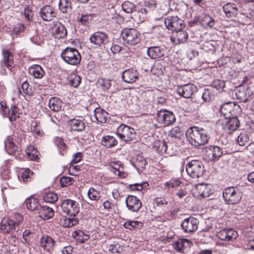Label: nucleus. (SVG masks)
Wrapping results in <instances>:
<instances>
[{"instance_id": "obj_32", "label": "nucleus", "mask_w": 254, "mask_h": 254, "mask_svg": "<svg viewBox=\"0 0 254 254\" xmlns=\"http://www.w3.org/2000/svg\"><path fill=\"white\" fill-rule=\"evenodd\" d=\"M68 123L73 131L81 132L85 128V124L82 120L74 119L70 120Z\"/></svg>"}, {"instance_id": "obj_18", "label": "nucleus", "mask_w": 254, "mask_h": 254, "mask_svg": "<svg viewBox=\"0 0 254 254\" xmlns=\"http://www.w3.org/2000/svg\"><path fill=\"white\" fill-rule=\"evenodd\" d=\"M188 37V34L184 29L175 31L173 35L170 37L171 42L175 44H180L186 41Z\"/></svg>"}, {"instance_id": "obj_53", "label": "nucleus", "mask_w": 254, "mask_h": 254, "mask_svg": "<svg viewBox=\"0 0 254 254\" xmlns=\"http://www.w3.org/2000/svg\"><path fill=\"white\" fill-rule=\"evenodd\" d=\"M26 152L30 160L34 161L38 158V151L33 146H30Z\"/></svg>"}, {"instance_id": "obj_24", "label": "nucleus", "mask_w": 254, "mask_h": 254, "mask_svg": "<svg viewBox=\"0 0 254 254\" xmlns=\"http://www.w3.org/2000/svg\"><path fill=\"white\" fill-rule=\"evenodd\" d=\"M108 35L101 32H97L91 35L90 41L91 43L97 46L104 44L108 39Z\"/></svg>"}, {"instance_id": "obj_11", "label": "nucleus", "mask_w": 254, "mask_h": 254, "mask_svg": "<svg viewBox=\"0 0 254 254\" xmlns=\"http://www.w3.org/2000/svg\"><path fill=\"white\" fill-rule=\"evenodd\" d=\"M204 154L208 161H214L219 158L223 154L221 148L217 146L210 145L205 147Z\"/></svg>"}, {"instance_id": "obj_21", "label": "nucleus", "mask_w": 254, "mask_h": 254, "mask_svg": "<svg viewBox=\"0 0 254 254\" xmlns=\"http://www.w3.org/2000/svg\"><path fill=\"white\" fill-rule=\"evenodd\" d=\"M168 145L164 140H157L153 142V149L160 154H166L172 156V153L168 149Z\"/></svg>"}, {"instance_id": "obj_55", "label": "nucleus", "mask_w": 254, "mask_h": 254, "mask_svg": "<svg viewBox=\"0 0 254 254\" xmlns=\"http://www.w3.org/2000/svg\"><path fill=\"white\" fill-rule=\"evenodd\" d=\"M249 141V137L246 132H241L237 137V142L240 146H244Z\"/></svg>"}, {"instance_id": "obj_40", "label": "nucleus", "mask_w": 254, "mask_h": 254, "mask_svg": "<svg viewBox=\"0 0 254 254\" xmlns=\"http://www.w3.org/2000/svg\"><path fill=\"white\" fill-rule=\"evenodd\" d=\"M157 207L162 209L163 213H167L169 212L168 202L164 197H157L154 200Z\"/></svg>"}, {"instance_id": "obj_45", "label": "nucleus", "mask_w": 254, "mask_h": 254, "mask_svg": "<svg viewBox=\"0 0 254 254\" xmlns=\"http://www.w3.org/2000/svg\"><path fill=\"white\" fill-rule=\"evenodd\" d=\"M73 237L77 240L79 243H83L87 241L90 237L81 230L74 231L72 234Z\"/></svg>"}, {"instance_id": "obj_41", "label": "nucleus", "mask_w": 254, "mask_h": 254, "mask_svg": "<svg viewBox=\"0 0 254 254\" xmlns=\"http://www.w3.org/2000/svg\"><path fill=\"white\" fill-rule=\"evenodd\" d=\"M62 101L57 97H52L49 101L50 109L55 112H58L61 109Z\"/></svg>"}, {"instance_id": "obj_23", "label": "nucleus", "mask_w": 254, "mask_h": 254, "mask_svg": "<svg viewBox=\"0 0 254 254\" xmlns=\"http://www.w3.org/2000/svg\"><path fill=\"white\" fill-rule=\"evenodd\" d=\"M52 32L55 38L58 39H63L67 35L65 27L60 22H57L55 24L52 29Z\"/></svg>"}, {"instance_id": "obj_25", "label": "nucleus", "mask_w": 254, "mask_h": 254, "mask_svg": "<svg viewBox=\"0 0 254 254\" xmlns=\"http://www.w3.org/2000/svg\"><path fill=\"white\" fill-rule=\"evenodd\" d=\"M3 59L1 61V66H6L10 70L13 65V56L12 53L8 50L2 51Z\"/></svg>"}, {"instance_id": "obj_47", "label": "nucleus", "mask_w": 254, "mask_h": 254, "mask_svg": "<svg viewBox=\"0 0 254 254\" xmlns=\"http://www.w3.org/2000/svg\"><path fill=\"white\" fill-rule=\"evenodd\" d=\"M59 9L63 13H67L71 10V2L69 0H60Z\"/></svg>"}, {"instance_id": "obj_44", "label": "nucleus", "mask_w": 254, "mask_h": 254, "mask_svg": "<svg viewBox=\"0 0 254 254\" xmlns=\"http://www.w3.org/2000/svg\"><path fill=\"white\" fill-rule=\"evenodd\" d=\"M67 79L69 85L74 88L77 87L81 81L80 76L75 73L69 75Z\"/></svg>"}, {"instance_id": "obj_20", "label": "nucleus", "mask_w": 254, "mask_h": 254, "mask_svg": "<svg viewBox=\"0 0 254 254\" xmlns=\"http://www.w3.org/2000/svg\"><path fill=\"white\" fill-rule=\"evenodd\" d=\"M39 15L43 20L49 21L56 16V12L54 8L47 5L41 8Z\"/></svg>"}, {"instance_id": "obj_59", "label": "nucleus", "mask_w": 254, "mask_h": 254, "mask_svg": "<svg viewBox=\"0 0 254 254\" xmlns=\"http://www.w3.org/2000/svg\"><path fill=\"white\" fill-rule=\"evenodd\" d=\"M33 175V172L27 168L21 173V178L24 182H28L30 181L31 177Z\"/></svg>"}, {"instance_id": "obj_1", "label": "nucleus", "mask_w": 254, "mask_h": 254, "mask_svg": "<svg viewBox=\"0 0 254 254\" xmlns=\"http://www.w3.org/2000/svg\"><path fill=\"white\" fill-rule=\"evenodd\" d=\"M186 137L190 144L195 147L207 143L208 136L206 131L197 127H190L186 132Z\"/></svg>"}, {"instance_id": "obj_56", "label": "nucleus", "mask_w": 254, "mask_h": 254, "mask_svg": "<svg viewBox=\"0 0 254 254\" xmlns=\"http://www.w3.org/2000/svg\"><path fill=\"white\" fill-rule=\"evenodd\" d=\"M74 180L73 178L69 177H62L60 179V183L63 187L69 186L73 184Z\"/></svg>"}, {"instance_id": "obj_28", "label": "nucleus", "mask_w": 254, "mask_h": 254, "mask_svg": "<svg viewBox=\"0 0 254 254\" xmlns=\"http://www.w3.org/2000/svg\"><path fill=\"white\" fill-rule=\"evenodd\" d=\"M196 189L198 195L202 197H207L212 193L211 186L204 183L197 185Z\"/></svg>"}, {"instance_id": "obj_34", "label": "nucleus", "mask_w": 254, "mask_h": 254, "mask_svg": "<svg viewBox=\"0 0 254 254\" xmlns=\"http://www.w3.org/2000/svg\"><path fill=\"white\" fill-rule=\"evenodd\" d=\"M79 222L78 218L75 216H71V217H63L61 220V223L64 227L69 228L73 227Z\"/></svg>"}, {"instance_id": "obj_5", "label": "nucleus", "mask_w": 254, "mask_h": 254, "mask_svg": "<svg viewBox=\"0 0 254 254\" xmlns=\"http://www.w3.org/2000/svg\"><path fill=\"white\" fill-rule=\"evenodd\" d=\"M121 35L124 41L130 45H136L139 43L141 40L140 33L134 28L124 29L122 31Z\"/></svg>"}, {"instance_id": "obj_8", "label": "nucleus", "mask_w": 254, "mask_h": 254, "mask_svg": "<svg viewBox=\"0 0 254 254\" xmlns=\"http://www.w3.org/2000/svg\"><path fill=\"white\" fill-rule=\"evenodd\" d=\"M166 27L170 31L174 32L185 27L183 20L177 15L168 16L164 20Z\"/></svg>"}, {"instance_id": "obj_35", "label": "nucleus", "mask_w": 254, "mask_h": 254, "mask_svg": "<svg viewBox=\"0 0 254 254\" xmlns=\"http://www.w3.org/2000/svg\"><path fill=\"white\" fill-rule=\"evenodd\" d=\"M89 198L93 201H97L101 197L100 188L99 187H91L88 192Z\"/></svg>"}, {"instance_id": "obj_33", "label": "nucleus", "mask_w": 254, "mask_h": 254, "mask_svg": "<svg viewBox=\"0 0 254 254\" xmlns=\"http://www.w3.org/2000/svg\"><path fill=\"white\" fill-rule=\"evenodd\" d=\"M235 95L236 98L241 102L246 103L248 101L250 97V91L248 89L245 90L239 89L236 90Z\"/></svg>"}, {"instance_id": "obj_64", "label": "nucleus", "mask_w": 254, "mask_h": 254, "mask_svg": "<svg viewBox=\"0 0 254 254\" xmlns=\"http://www.w3.org/2000/svg\"><path fill=\"white\" fill-rule=\"evenodd\" d=\"M92 19V16L89 14L82 15L79 19V21L84 25H87Z\"/></svg>"}, {"instance_id": "obj_9", "label": "nucleus", "mask_w": 254, "mask_h": 254, "mask_svg": "<svg viewBox=\"0 0 254 254\" xmlns=\"http://www.w3.org/2000/svg\"><path fill=\"white\" fill-rule=\"evenodd\" d=\"M16 220L6 218L3 219L0 223V229L4 233H10L16 229L22 219V216L18 214L16 216Z\"/></svg>"}, {"instance_id": "obj_50", "label": "nucleus", "mask_w": 254, "mask_h": 254, "mask_svg": "<svg viewBox=\"0 0 254 254\" xmlns=\"http://www.w3.org/2000/svg\"><path fill=\"white\" fill-rule=\"evenodd\" d=\"M169 135L172 138L180 139L183 136V132L180 127H175L169 131Z\"/></svg>"}, {"instance_id": "obj_38", "label": "nucleus", "mask_w": 254, "mask_h": 254, "mask_svg": "<svg viewBox=\"0 0 254 254\" xmlns=\"http://www.w3.org/2000/svg\"><path fill=\"white\" fill-rule=\"evenodd\" d=\"M25 205L27 209L30 210H37L38 211L40 205L38 200L34 197H29L25 201Z\"/></svg>"}, {"instance_id": "obj_51", "label": "nucleus", "mask_w": 254, "mask_h": 254, "mask_svg": "<svg viewBox=\"0 0 254 254\" xmlns=\"http://www.w3.org/2000/svg\"><path fill=\"white\" fill-rule=\"evenodd\" d=\"M122 9L126 13H133V11L136 9L134 4L130 1H125L122 5Z\"/></svg>"}, {"instance_id": "obj_52", "label": "nucleus", "mask_w": 254, "mask_h": 254, "mask_svg": "<svg viewBox=\"0 0 254 254\" xmlns=\"http://www.w3.org/2000/svg\"><path fill=\"white\" fill-rule=\"evenodd\" d=\"M113 168L114 169V172L115 175H118L119 177L124 178L126 176V173L123 171V168L121 166V165L118 163H113L112 165Z\"/></svg>"}, {"instance_id": "obj_27", "label": "nucleus", "mask_w": 254, "mask_h": 254, "mask_svg": "<svg viewBox=\"0 0 254 254\" xmlns=\"http://www.w3.org/2000/svg\"><path fill=\"white\" fill-rule=\"evenodd\" d=\"M131 17L136 23H141L147 18V10L145 8H138L133 11Z\"/></svg>"}, {"instance_id": "obj_7", "label": "nucleus", "mask_w": 254, "mask_h": 254, "mask_svg": "<svg viewBox=\"0 0 254 254\" xmlns=\"http://www.w3.org/2000/svg\"><path fill=\"white\" fill-rule=\"evenodd\" d=\"M64 213L70 216H76L79 212V205L77 202L71 199H65L61 203Z\"/></svg>"}, {"instance_id": "obj_58", "label": "nucleus", "mask_w": 254, "mask_h": 254, "mask_svg": "<svg viewBox=\"0 0 254 254\" xmlns=\"http://www.w3.org/2000/svg\"><path fill=\"white\" fill-rule=\"evenodd\" d=\"M107 248L109 252L112 254L120 253L121 250L120 245L116 243L109 245Z\"/></svg>"}, {"instance_id": "obj_54", "label": "nucleus", "mask_w": 254, "mask_h": 254, "mask_svg": "<svg viewBox=\"0 0 254 254\" xmlns=\"http://www.w3.org/2000/svg\"><path fill=\"white\" fill-rule=\"evenodd\" d=\"M44 199L47 202L53 203L58 200V196L56 193L49 192L45 194Z\"/></svg>"}, {"instance_id": "obj_30", "label": "nucleus", "mask_w": 254, "mask_h": 254, "mask_svg": "<svg viewBox=\"0 0 254 254\" xmlns=\"http://www.w3.org/2000/svg\"><path fill=\"white\" fill-rule=\"evenodd\" d=\"M28 72L30 75L36 79H41L45 74L43 68L38 64H34L28 68Z\"/></svg>"}, {"instance_id": "obj_36", "label": "nucleus", "mask_w": 254, "mask_h": 254, "mask_svg": "<svg viewBox=\"0 0 254 254\" xmlns=\"http://www.w3.org/2000/svg\"><path fill=\"white\" fill-rule=\"evenodd\" d=\"M101 144L107 148H112L118 143L116 138L111 135L103 136L101 141Z\"/></svg>"}, {"instance_id": "obj_29", "label": "nucleus", "mask_w": 254, "mask_h": 254, "mask_svg": "<svg viewBox=\"0 0 254 254\" xmlns=\"http://www.w3.org/2000/svg\"><path fill=\"white\" fill-rule=\"evenodd\" d=\"M235 104L233 102H227L221 106L219 109V112L223 115L225 118L232 117L234 112Z\"/></svg>"}, {"instance_id": "obj_12", "label": "nucleus", "mask_w": 254, "mask_h": 254, "mask_svg": "<svg viewBox=\"0 0 254 254\" xmlns=\"http://www.w3.org/2000/svg\"><path fill=\"white\" fill-rule=\"evenodd\" d=\"M239 126L240 122L236 117L225 118L222 124V128L229 133L237 130Z\"/></svg>"}, {"instance_id": "obj_16", "label": "nucleus", "mask_w": 254, "mask_h": 254, "mask_svg": "<svg viewBox=\"0 0 254 254\" xmlns=\"http://www.w3.org/2000/svg\"><path fill=\"white\" fill-rule=\"evenodd\" d=\"M0 105L1 110H0V112L2 115L4 117L8 118L10 122L15 121L16 118L18 117L17 108L15 106H12L10 109H7L2 103L0 104Z\"/></svg>"}, {"instance_id": "obj_62", "label": "nucleus", "mask_w": 254, "mask_h": 254, "mask_svg": "<svg viewBox=\"0 0 254 254\" xmlns=\"http://www.w3.org/2000/svg\"><path fill=\"white\" fill-rule=\"evenodd\" d=\"M174 248L175 250L180 252H183L184 250L183 239H179L174 244Z\"/></svg>"}, {"instance_id": "obj_46", "label": "nucleus", "mask_w": 254, "mask_h": 254, "mask_svg": "<svg viewBox=\"0 0 254 254\" xmlns=\"http://www.w3.org/2000/svg\"><path fill=\"white\" fill-rule=\"evenodd\" d=\"M146 164V161L144 158L142 156L138 155L136 157L133 165L137 170L141 171L145 168Z\"/></svg>"}, {"instance_id": "obj_19", "label": "nucleus", "mask_w": 254, "mask_h": 254, "mask_svg": "<svg viewBox=\"0 0 254 254\" xmlns=\"http://www.w3.org/2000/svg\"><path fill=\"white\" fill-rule=\"evenodd\" d=\"M139 73L136 70L129 68L123 72L122 78L123 80L127 83L134 82L138 78Z\"/></svg>"}, {"instance_id": "obj_4", "label": "nucleus", "mask_w": 254, "mask_h": 254, "mask_svg": "<svg viewBox=\"0 0 254 254\" xmlns=\"http://www.w3.org/2000/svg\"><path fill=\"white\" fill-rule=\"evenodd\" d=\"M186 169L188 174L193 178L201 177L205 170L202 162L197 160H193L188 163Z\"/></svg>"}, {"instance_id": "obj_42", "label": "nucleus", "mask_w": 254, "mask_h": 254, "mask_svg": "<svg viewBox=\"0 0 254 254\" xmlns=\"http://www.w3.org/2000/svg\"><path fill=\"white\" fill-rule=\"evenodd\" d=\"M108 114L103 109L97 108L94 110V117L97 121L103 123L107 120Z\"/></svg>"}, {"instance_id": "obj_2", "label": "nucleus", "mask_w": 254, "mask_h": 254, "mask_svg": "<svg viewBox=\"0 0 254 254\" xmlns=\"http://www.w3.org/2000/svg\"><path fill=\"white\" fill-rule=\"evenodd\" d=\"M242 192L237 188L228 187L223 191L222 196L225 203L227 204H236L242 198Z\"/></svg>"}, {"instance_id": "obj_13", "label": "nucleus", "mask_w": 254, "mask_h": 254, "mask_svg": "<svg viewBox=\"0 0 254 254\" xmlns=\"http://www.w3.org/2000/svg\"><path fill=\"white\" fill-rule=\"evenodd\" d=\"M217 237L224 241H232L238 236V232L232 228L224 229L220 230L216 234Z\"/></svg>"}, {"instance_id": "obj_26", "label": "nucleus", "mask_w": 254, "mask_h": 254, "mask_svg": "<svg viewBox=\"0 0 254 254\" xmlns=\"http://www.w3.org/2000/svg\"><path fill=\"white\" fill-rule=\"evenodd\" d=\"M56 244V241L51 237L47 235H44L40 240L41 247L45 251L50 252L53 250Z\"/></svg>"}, {"instance_id": "obj_3", "label": "nucleus", "mask_w": 254, "mask_h": 254, "mask_svg": "<svg viewBox=\"0 0 254 254\" xmlns=\"http://www.w3.org/2000/svg\"><path fill=\"white\" fill-rule=\"evenodd\" d=\"M61 56L66 63L71 65H76L81 61L79 52L73 48L67 47L62 51Z\"/></svg>"}, {"instance_id": "obj_6", "label": "nucleus", "mask_w": 254, "mask_h": 254, "mask_svg": "<svg viewBox=\"0 0 254 254\" xmlns=\"http://www.w3.org/2000/svg\"><path fill=\"white\" fill-rule=\"evenodd\" d=\"M116 133L120 139L125 142L131 141L135 139V130L126 125L122 124L119 126L117 128Z\"/></svg>"}, {"instance_id": "obj_63", "label": "nucleus", "mask_w": 254, "mask_h": 254, "mask_svg": "<svg viewBox=\"0 0 254 254\" xmlns=\"http://www.w3.org/2000/svg\"><path fill=\"white\" fill-rule=\"evenodd\" d=\"M147 183H144L143 184H134L129 185V187L132 190H141L143 189L144 187H146Z\"/></svg>"}, {"instance_id": "obj_22", "label": "nucleus", "mask_w": 254, "mask_h": 254, "mask_svg": "<svg viewBox=\"0 0 254 254\" xmlns=\"http://www.w3.org/2000/svg\"><path fill=\"white\" fill-rule=\"evenodd\" d=\"M165 48L163 46H152L148 48L147 53L152 59H156L163 57L165 55Z\"/></svg>"}, {"instance_id": "obj_57", "label": "nucleus", "mask_w": 254, "mask_h": 254, "mask_svg": "<svg viewBox=\"0 0 254 254\" xmlns=\"http://www.w3.org/2000/svg\"><path fill=\"white\" fill-rule=\"evenodd\" d=\"M212 87L216 88L218 90H223L225 87V83L224 81L216 79L214 80L211 83Z\"/></svg>"}, {"instance_id": "obj_61", "label": "nucleus", "mask_w": 254, "mask_h": 254, "mask_svg": "<svg viewBox=\"0 0 254 254\" xmlns=\"http://www.w3.org/2000/svg\"><path fill=\"white\" fill-rule=\"evenodd\" d=\"M181 184V181L179 179H172L170 181L166 182L165 185L168 189L174 188L178 187Z\"/></svg>"}, {"instance_id": "obj_31", "label": "nucleus", "mask_w": 254, "mask_h": 254, "mask_svg": "<svg viewBox=\"0 0 254 254\" xmlns=\"http://www.w3.org/2000/svg\"><path fill=\"white\" fill-rule=\"evenodd\" d=\"M39 216L44 220H48L54 215L53 209L47 206H41L38 210Z\"/></svg>"}, {"instance_id": "obj_17", "label": "nucleus", "mask_w": 254, "mask_h": 254, "mask_svg": "<svg viewBox=\"0 0 254 254\" xmlns=\"http://www.w3.org/2000/svg\"><path fill=\"white\" fill-rule=\"evenodd\" d=\"M126 203L128 209L133 212H137L142 206L141 201L133 195L128 196L126 199Z\"/></svg>"}, {"instance_id": "obj_10", "label": "nucleus", "mask_w": 254, "mask_h": 254, "mask_svg": "<svg viewBox=\"0 0 254 254\" xmlns=\"http://www.w3.org/2000/svg\"><path fill=\"white\" fill-rule=\"evenodd\" d=\"M157 119L158 123L163 126H170L176 121L174 114L166 110L159 111L157 114Z\"/></svg>"}, {"instance_id": "obj_60", "label": "nucleus", "mask_w": 254, "mask_h": 254, "mask_svg": "<svg viewBox=\"0 0 254 254\" xmlns=\"http://www.w3.org/2000/svg\"><path fill=\"white\" fill-rule=\"evenodd\" d=\"M213 95L208 89H205L202 95V98L204 102H209L213 98Z\"/></svg>"}, {"instance_id": "obj_49", "label": "nucleus", "mask_w": 254, "mask_h": 254, "mask_svg": "<svg viewBox=\"0 0 254 254\" xmlns=\"http://www.w3.org/2000/svg\"><path fill=\"white\" fill-rule=\"evenodd\" d=\"M5 148L8 147V153L11 154L14 153L17 149L16 145L13 142V138L11 136H8L4 141Z\"/></svg>"}, {"instance_id": "obj_37", "label": "nucleus", "mask_w": 254, "mask_h": 254, "mask_svg": "<svg viewBox=\"0 0 254 254\" xmlns=\"http://www.w3.org/2000/svg\"><path fill=\"white\" fill-rule=\"evenodd\" d=\"M215 22L214 18L207 14H204L200 21L202 26L205 28H212L215 25Z\"/></svg>"}, {"instance_id": "obj_48", "label": "nucleus", "mask_w": 254, "mask_h": 254, "mask_svg": "<svg viewBox=\"0 0 254 254\" xmlns=\"http://www.w3.org/2000/svg\"><path fill=\"white\" fill-rule=\"evenodd\" d=\"M124 226L126 229L132 230L136 229H138L141 228L143 226V224L139 221L129 220L126 221L124 224Z\"/></svg>"}, {"instance_id": "obj_14", "label": "nucleus", "mask_w": 254, "mask_h": 254, "mask_svg": "<svg viewBox=\"0 0 254 254\" xmlns=\"http://www.w3.org/2000/svg\"><path fill=\"white\" fill-rule=\"evenodd\" d=\"M199 221L193 217H190L185 219L181 224L182 229L186 233H192L198 228Z\"/></svg>"}, {"instance_id": "obj_39", "label": "nucleus", "mask_w": 254, "mask_h": 254, "mask_svg": "<svg viewBox=\"0 0 254 254\" xmlns=\"http://www.w3.org/2000/svg\"><path fill=\"white\" fill-rule=\"evenodd\" d=\"M98 87L104 92L108 91L112 85V80L106 78H99L97 83Z\"/></svg>"}, {"instance_id": "obj_43", "label": "nucleus", "mask_w": 254, "mask_h": 254, "mask_svg": "<svg viewBox=\"0 0 254 254\" xmlns=\"http://www.w3.org/2000/svg\"><path fill=\"white\" fill-rule=\"evenodd\" d=\"M223 11L228 16H232L237 14V7L235 3L228 2L223 7Z\"/></svg>"}, {"instance_id": "obj_15", "label": "nucleus", "mask_w": 254, "mask_h": 254, "mask_svg": "<svg viewBox=\"0 0 254 254\" xmlns=\"http://www.w3.org/2000/svg\"><path fill=\"white\" fill-rule=\"evenodd\" d=\"M196 86L193 84H187L183 86H180L177 88V92L180 96L189 98L193 93L197 92Z\"/></svg>"}]
</instances>
